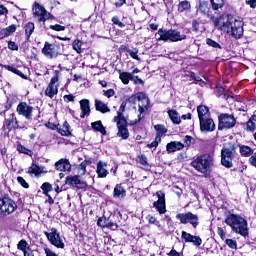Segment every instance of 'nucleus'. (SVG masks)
Returning a JSON list of instances; mask_svg holds the SVG:
<instances>
[{
    "instance_id": "1",
    "label": "nucleus",
    "mask_w": 256,
    "mask_h": 256,
    "mask_svg": "<svg viewBox=\"0 0 256 256\" xmlns=\"http://www.w3.org/2000/svg\"><path fill=\"white\" fill-rule=\"evenodd\" d=\"M226 225L231 227V230L242 237L249 235V227L247 220L238 214H230L225 219Z\"/></svg>"
},
{
    "instance_id": "2",
    "label": "nucleus",
    "mask_w": 256,
    "mask_h": 256,
    "mask_svg": "<svg viewBox=\"0 0 256 256\" xmlns=\"http://www.w3.org/2000/svg\"><path fill=\"white\" fill-rule=\"evenodd\" d=\"M156 41H169L170 43H177L179 41H185L187 35L183 30L179 29H159L155 34Z\"/></svg>"
},
{
    "instance_id": "3",
    "label": "nucleus",
    "mask_w": 256,
    "mask_h": 256,
    "mask_svg": "<svg viewBox=\"0 0 256 256\" xmlns=\"http://www.w3.org/2000/svg\"><path fill=\"white\" fill-rule=\"evenodd\" d=\"M191 167H193L198 173L202 175H211V168L213 167V155L204 154L197 156L191 163Z\"/></svg>"
},
{
    "instance_id": "4",
    "label": "nucleus",
    "mask_w": 256,
    "mask_h": 256,
    "mask_svg": "<svg viewBox=\"0 0 256 256\" xmlns=\"http://www.w3.org/2000/svg\"><path fill=\"white\" fill-rule=\"evenodd\" d=\"M233 21H235L233 15L224 14L215 19L214 25L219 31H222V33H227L231 31Z\"/></svg>"
},
{
    "instance_id": "5",
    "label": "nucleus",
    "mask_w": 256,
    "mask_h": 256,
    "mask_svg": "<svg viewBox=\"0 0 256 256\" xmlns=\"http://www.w3.org/2000/svg\"><path fill=\"white\" fill-rule=\"evenodd\" d=\"M114 123H117L118 133L117 137L121 139H129V129H127V120L123 117L121 112H117V116L114 117Z\"/></svg>"
},
{
    "instance_id": "6",
    "label": "nucleus",
    "mask_w": 256,
    "mask_h": 256,
    "mask_svg": "<svg viewBox=\"0 0 256 256\" xmlns=\"http://www.w3.org/2000/svg\"><path fill=\"white\" fill-rule=\"evenodd\" d=\"M176 219L180 221L182 225H187L189 223L194 229H197L199 226V216L192 212L178 213Z\"/></svg>"
},
{
    "instance_id": "7",
    "label": "nucleus",
    "mask_w": 256,
    "mask_h": 256,
    "mask_svg": "<svg viewBox=\"0 0 256 256\" xmlns=\"http://www.w3.org/2000/svg\"><path fill=\"white\" fill-rule=\"evenodd\" d=\"M44 235L51 245H54L57 249H65V242H63V238L55 228H52L51 232H44Z\"/></svg>"
},
{
    "instance_id": "8",
    "label": "nucleus",
    "mask_w": 256,
    "mask_h": 256,
    "mask_svg": "<svg viewBox=\"0 0 256 256\" xmlns=\"http://www.w3.org/2000/svg\"><path fill=\"white\" fill-rule=\"evenodd\" d=\"M218 120L219 131H223V129H233V126L237 124V120L232 114H220Z\"/></svg>"
},
{
    "instance_id": "9",
    "label": "nucleus",
    "mask_w": 256,
    "mask_h": 256,
    "mask_svg": "<svg viewBox=\"0 0 256 256\" xmlns=\"http://www.w3.org/2000/svg\"><path fill=\"white\" fill-rule=\"evenodd\" d=\"M57 93H59V74L56 73L51 78L50 83L45 89L44 95L49 97V99H53Z\"/></svg>"
},
{
    "instance_id": "10",
    "label": "nucleus",
    "mask_w": 256,
    "mask_h": 256,
    "mask_svg": "<svg viewBox=\"0 0 256 256\" xmlns=\"http://www.w3.org/2000/svg\"><path fill=\"white\" fill-rule=\"evenodd\" d=\"M233 147L224 146L221 150V164L227 169L233 167Z\"/></svg>"
},
{
    "instance_id": "11",
    "label": "nucleus",
    "mask_w": 256,
    "mask_h": 256,
    "mask_svg": "<svg viewBox=\"0 0 256 256\" xmlns=\"http://www.w3.org/2000/svg\"><path fill=\"white\" fill-rule=\"evenodd\" d=\"M243 20L241 18H235L230 25V32H226L228 35L235 37V39H241L243 37Z\"/></svg>"
},
{
    "instance_id": "12",
    "label": "nucleus",
    "mask_w": 256,
    "mask_h": 256,
    "mask_svg": "<svg viewBox=\"0 0 256 256\" xmlns=\"http://www.w3.org/2000/svg\"><path fill=\"white\" fill-rule=\"evenodd\" d=\"M34 17H37L39 23H45L47 20L51 19V13L45 10V7L39 3H34L33 6Z\"/></svg>"
},
{
    "instance_id": "13",
    "label": "nucleus",
    "mask_w": 256,
    "mask_h": 256,
    "mask_svg": "<svg viewBox=\"0 0 256 256\" xmlns=\"http://www.w3.org/2000/svg\"><path fill=\"white\" fill-rule=\"evenodd\" d=\"M17 209V204L9 197L0 198V211L5 215H11Z\"/></svg>"
},
{
    "instance_id": "14",
    "label": "nucleus",
    "mask_w": 256,
    "mask_h": 256,
    "mask_svg": "<svg viewBox=\"0 0 256 256\" xmlns=\"http://www.w3.org/2000/svg\"><path fill=\"white\" fill-rule=\"evenodd\" d=\"M136 98L138 99V111L140 113L139 120H141V118L143 117L141 115L149 110V97H147L145 93L139 92L136 94Z\"/></svg>"
},
{
    "instance_id": "15",
    "label": "nucleus",
    "mask_w": 256,
    "mask_h": 256,
    "mask_svg": "<svg viewBox=\"0 0 256 256\" xmlns=\"http://www.w3.org/2000/svg\"><path fill=\"white\" fill-rule=\"evenodd\" d=\"M42 53L47 57V59H55L59 56V46L45 42Z\"/></svg>"
},
{
    "instance_id": "16",
    "label": "nucleus",
    "mask_w": 256,
    "mask_h": 256,
    "mask_svg": "<svg viewBox=\"0 0 256 256\" xmlns=\"http://www.w3.org/2000/svg\"><path fill=\"white\" fill-rule=\"evenodd\" d=\"M156 196L158 197V200L153 203V207L156 208L160 215H163L167 213V209L165 207V192L161 190L157 191Z\"/></svg>"
},
{
    "instance_id": "17",
    "label": "nucleus",
    "mask_w": 256,
    "mask_h": 256,
    "mask_svg": "<svg viewBox=\"0 0 256 256\" xmlns=\"http://www.w3.org/2000/svg\"><path fill=\"white\" fill-rule=\"evenodd\" d=\"M181 239L185 243H192L195 247H201L203 240L199 236L192 235L189 232L182 231Z\"/></svg>"
},
{
    "instance_id": "18",
    "label": "nucleus",
    "mask_w": 256,
    "mask_h": 256,
    "mask_svg": "<svg viewBox=\"0 0 256 256\" xmlns=\"http://www.w3.org/2000/svg\"><path fill=\"white\" fill-rule=\"evenodd\" d=\"M65 183L71 187H77V189H87V182L79 179V175L67 176Z\"/></svg>"
},
{
    "instance_id": "19",
    "label": "nucleus",
    "mask_w": 256,
    "mask_h": 256,
    "mask_svg": "<svg viewBox=\"0 0 256 256\" xmlns=\"http://www.w3.org/2000/svg\"><path fill=\"white\" fill-rule=\"evenodd\" d=\"M18 115H23L25 119H32L33 117V107L29 106L26 102H22L17 106Z\"/></svg>"
},
{
    "instance_id": "20",
    "label": "nucleus",
    "mask_w": 256,
    "mask_h": 256,
    "mask_svg": "<svg viewBox=\"0 0 256 256\" xmlns=\"http://www.w3.org/2000/svg\"><path fill=\"white\" fill-rule=\"evenodd\" d=\"M4 129H7L8 131H12V129H19V121L17 120L15 113H11L7 116L4 122Z\"/></svg>"
},
{
    "instance_id": "21",
    "label": "nucleus",
    "mask_w": 256,
    "mask_h": 256,
    "mask_svg": "<svg viewBox=\"0 0 256 256\" xmlns=\"http://www.w3.org/2000/svg\"><path fill=\"white\" fill-rule=\"evenodd\" d=\"M200 121V130L203 133H211L215 129V121L210 118H204Z\"/></svg>"
},
{
    "instance_id": "22",
    "label": "nucleus",
    "mask_w": 256,
    "mask_h": 256,
    "mask_svg": "<svg viewBox=\"0 0 256 256\" xmlns=\"http://www.w3.org/2000/svg\"><path fill=\"white\" fill-rule=\"evenodd\" d=\"M96 174L99 179H105L109 175V170H107V163L103 161H98L96 165Z\"/></svg>"
},
{
    "instance_id": "23",
    "label": "nucleus",
    "mask_w": 256,
    "mask_h": 256,
    "mask_svg": "<svg viewBox=\"0 0 256 256\" xmlns=\"http://www.w3.org/2000/svg\"><path fill=\"white\" fill-rule=\"evenodd\" d=\"M80 109L82 111L81 119H85V117H89L91 114V106H89V100L88 99H82L80 101Z\"/></svg>"
},
{
    "instance_id": "24",
    "label": "nucleus",
    "mask_w": 256,
    "mask_h": 256,
    "mask_svg": "<svg viewBox=\"0 0 256 256\" xmlns=\"http://www.w3.org/2000/svg\"><path fill=\"white\" fill-rule=\"evenodd\" d=\"M184 148L185 144L178 141H172L166 145V151H168V153H175V151H181Z\"/></svg>"
},
{
    "instance_id": "25",
    "label": "nucleus",
    "mask_w": 256,
    "mask_h": 256,
    "mask_svg": "<svg viewBox=\"0 0 256 256\" xmlns=\"http://www.w3.org/2000/svg\"><path fill=\"white\" fill-rule=\"evenodd\" d=\"M57 171H71V163L68 159H60L55 163Z\"/></svg>"
},
{
    "instance_id": "26",
    "label": "nucleus",
    "mask_w": 256,
    "mask_h": 256,
    "mask_svg": "<svg viewBox=\"0 0 256 256\" xmlns=\"http://www.w3.org/2000/svg\"><path fill=\"white\" fill-rule=\"evenodd\" d=\"M127 195V192L125 191V188L121 184H117L114 187L113 191V197L114 199H123Z\"/></svg>"
},
{
    "instance_id": "27",
    "label": "nucleus",
    "mask_w": 256,
    "mask_h": 256,
    "mask_svg": "<svg viewBox=\"0 0 256 256\" xmlns=\"http://www.w3.org/2000/svg\"><path fill=\"white\" fill-rule=\"evenodd\" d=\"M197 113L199 121L203 119H209L211 117V114L209 113V108H207V106H198Z\"/></svg>"
},
{
    "instance_id": "28",
    "label": "nucleus",
    "mask_w": 256,
    "mask_h": 256,
    "mask_svg": "<svg viewBox=\"0 0 256 256\" xmlns=\"http://www.w3.org/2000/svg\"><path fill=\"white\" fill-rule=\"evenodd\" d=\"M17 31V26L15 24H12L8 26L7 28L0 30V39H5V37H9L12 33H15Z\"/></svg>"
},
{
    "instance_id": "29",
    "label": "nucleus",
    "mask_w": 256,
    "mask_h": 256,
    "mask_svg": "<svg viewBox=\"0 0 256 256\" xmlns=\"http://www.w3.org/2000/svg\"><path fill=\"white\" fill-rule=\"evenodd\" d=\"M91 127L94 131H97L98 133H101L102 135H107V130H105V126H103V123L101 122V120L92 122Z\"/></svg>"
},
{
    "instance_id": "30",
    "label": "nucleus",
    "mask_w": 256,
    "mask_h": 256,
    "mask_svg": "<svg viewBox=\"0 0 256 256\" xmlns=\"http://www.w3.org/2000/svg\"><path fill=\"white\" fill-rule=\"evenodd\" d=\"M168 116L170 117L174 125L181 124V116L179 115V112H177V110H168Z\"/></svg>"
},
{
    "instance_id": "31",
    "label": "nucleus",
    "mask_w": 256,
    "mask_h": 256,
    "mask_svg": "<svg viewBox=\"0 0 256 256\" xmlns=\"http://www.w3.org/2000/svg\"><path fill=\"white\" fill-rule=\"evenodd\" d=\"M58 133L64 137H69V135H71V126L67 121H65L63 125L58 128Z\"/></svg>"
},
{
    "instance_id": "32",
    "label": "nucleus",
    "mask_w": 256,
    "mask_h": 256,
    "mask_svg": "<svg viewBox=\"0 0 256 256\" xmlns=\"http://www.w3.org/2000/svg\"><path fill=\"white\" fill-rule=\"evenodd\" d=\"M95 107L96 111H100V113H109V111H111V109H109V106H107V104H105L101 100H95Z\"/></svg>"
},
{
    "instance_id": "33",
    "label": "nucleus",
    "mask_w": 256,
    "mask_h": 256,
    "mask_svg": "<svg viewBox=\"0 0 256 256\" xmlns=\"http://www.w3.org/2000/svg\"><path fill=\"white\" fill-rule=\"evenodd\" d=\"M25 39L26 41H29L31 35H33V32L35 31V24L33 22H28L25 26Z\"/></svg>"
},
{
    "instance_id": "34",
    "label": "nucleus",
    "mask_w": 256,
    "mask_h": 256,
    "mask_svg": "<svg viewBox=\"0 0 256 256\" xmlns=\"http://www.w3.org/2000/svg\"><path fill=\"white\" fill-rule=\"evenodd\" d=\"M28 173L29 175H35L37 177V175H41V173H43V170L41 169V167H39V165L33 163L28 168Z\"/></svg>"
},
{
    "instance_id": "35",
    "label": "nucleus",
    "mask_w": 256,
    "mask_h": 256,
    "mask_svg": "<svg viewBox=\"0 0 256 256\" xmlns=\"http://www.w3.org/2000/svg\"><path fill=\"white\" fill-rule=\"evenodd\" d=\"M191 9V2L184 0L179 2L178 11L179 13H184V11H189Z\"/></svg>"
},
{
    "instance_id": "36",
    "label": "nucleus",
    "mask_w": 256,
    "mask_h": 256,
    "mask_svg": "<svg viewBox=\"0 0 256 256\" xmlns=\"http://www.w3.org/2000/svg\"><path fill=\"white\" fill-rule=\"evenodd\" d=\"M210 3L214 11H219V9H223V6L225 5V0H210Z\"/></svg>"
},
{
    "instance_id": "37",
    "label": "nucleus",
    "mask_w": 256,
    "mask_h": 256,
    "mask_svg": "<svg viewBox=\"0 0 256 256\" xmlns=\"http://www.w3.org/2000/svg\"><path fill=\"white\" fill-rule=\"evenodd\" d=\"M72 47L76 53L81 54L83 53L82 47H83V41L76 39L72 43Z\"/></svg>"
},
{
    "instance_id": "38",
    "label": "nucleus",
    "mask_w": 256,
    "mask_h": 256,
    "mask_svg": "<svg viewBox=\"0 0 256 256\" xmlns=\"http://www.w3.org/2000/svg\"><path fill=\"white\" fill-rule=\"evenodd\" d=\"M87 165H89V162L83 161L79 166H78V177H83L87 173Z\"/></svg>"
},
{
    "instance_id": "39",
    "label": "nucleus",
    "mask_w": 256,
    "mask_h": 256,
    "mask_svg": "<svg viewBox=\"0 0 256 256\" xmlns=\"http://www.w3.org/2000/svg\"><path fill=\"white\" fill-rule=\"evenodd\" d=\"M131 77H133L131 73H128V72L120 73V79L122 83H124V85H129V79H131Z\"/></svg>"
},
{
    "instance_id": "40",
    "label": "nucleus",
    "mask_w": 256,
    "mask_h": 256,
    "mask_svg": "<svg viewBox=\"0 0 256 256\" xmlns=\"http://www.w3.org/2000/svg\"><path fill=\"white\" fill-rule=\"evenodd\" d=\"M206 45H208L209 47H213V49H222L221 44L211 38L206 39Z\"/></svg>"
},
{
    "instance_id": "41",
    "label": "nucleus",
    "mask_w": 256,
    "mask_h": 256,
    "mask_svg": "<svg viewBox=\"0 0 256 256\" xmlns=\"http://www.w3.org/2000/svg\"><path fill=\"white\" fill-rule=\"evenodd\" d=\"M240 153L243 157H248V155H251L253 153V149H251V147L249 146H241Z\"/></svg>"
},
{
    "instance_id": "42",
    "label": "nucleus",
    "mask_w": 256,
    "mask_h": 256,
    "mask_svg": "<svg viewBox=\"0 0 256 256\" xmlns=\"http://www.w3.org/2000/svg\"><path fill=\"white\" fill-rule=\"evenodd\" d=\"M17 249H19V251L25 252L27 249H29V243H27L25 240H20L17 244Z\"/></svg>"
},
{
    "instance_id": "43",
    "label": "nucleus",
    "mask_w": 256,
    "mask_h": 256,
    "mask_svg": "<svg viewBox=\"0 0 256 256\" xmlns=\"http://www.w3.org/2000/svg\"><path fill=\"white\" fill-rule=\"evenodd\" d=\"M154 129H156V131H157L156 135H159L160 139H161V137H163V135H165V133H167V129H165V127H163V125H159V124L155 125Z\"/></svg>"
},
{
    "instance_id": "44",
    "label": "nucleus",
    "mask_w": 256,
    "mask_h": 256,
    "mask_svg": "<svg viewBox=\"0 0 256 256\" xmlns=\"http://www.w3.org/2000/svg\"><path fill=\"white\" fill-rule=\"evenodd\" d=\"M17 151L19 153H24V155H29L30 157H31V155H33V151L29 150L28 148H25V146H23V145H18Z\"/></svg>"
},
{
    "instance_id": "45",
    "label": "nucleus",
    "mask_w": 256,
    "mask_h": 256,
    "mask_svg": "<svg viewBox=\"0 0 256 256\" xmlns=\"http://www.w3.org/2000/svg\"><path fill=\"white\" fill-rule=\"evenodd\" d=\"M159 143H161V137L159 135H156L155 140L152 143L148 144V148L157 149Z\"/></svg>"
},
{
    "instance_id": "46",
    "label": "nucleus",
    "mask_w": 256,
    "mask_h": 256,
    "mask_svg": "<svg viewBox=\"0 0 256 256\" xmlns=\"http://www.w3.org/2000/svg\"><path fill=\"white\" fill-rule=\"evenodd\" d=\"M127 53L130 55V57H132V59H136V61H139V56L137 55V53H139V50H137L136 48L134 49H128Z\"/></svg>"
},
{
    "instance_id": "47",
    "label": "nucleus",
    "mask_w": 256,
    "mask_h": 256,
    "mask_svg": "<svg viewBox=\"0 0 256 256\" xmlns=\"http://www.w3.org/2000/svg\"><path fill=\"white\" fill-rule=\"evenodd\" d=\"M109 220H107V218L105 217H100L97 221V225L98 227H102L103 229H105V227H107V223Z\"/></svg>"
},
{
    "instance_id": "48",
    "label": "nucleus",
    "mask_w": 256,
    "mask_h": 256,
    "mask_svg": "<svg viewBox=\"0 0 256 256\" xmlns=\"http://www.w3.org/2000/svg\"><path fill=\"white\" fill-rule=\"evenodd\" d=\"M42 191L45 193H49V191H53V186L49 182H45L41 186Z\"/></svg>"
},
{
    "instance_id": "49",
    "label": "nucleus",
    "mask_w": 256,
    "mask_h": 256,
    "mask_svg": "<svg viewBox=\"0 0 256 256\" xmlns=\"http://www.w3.org/2000/svg\"><path fill=\"white\" fill-rule=\"evenodd\" d=\"M199 11H201V13H204V15H207V13H209V7L207 6L206 2L200 3Z\"/></svg>"
},
{
    "instance_id": "50",
    "label": "nucleus",
    "mask_w": 256,
    "mask_h": 256,
    "mask_svg": "<svg viewBox=\"0 0 256 256\" xmlns=\"http://www.w3.org/2000/svg\"><path fill=\"white\" fill-rule=\"evenodd\" d=\"M225 243L228 245V247H230V249H237V241L233 239H226Z\"/></svg>"
},
{
    "instance_id": "51",
    "label": "nucleus",
    "mask_w": 256,
    "mask_h": 256,
    "mask_svg": "<svg viewBox=\"0 0 256 256\" xmlns=\"http://www.w3.org/2000/svg\"><path fill=\"white\" fill-rule=\"evenodd\" d=\"M255 129H256L255 122L248 120V122L246 123V131H255Z\"/></svg>"
},
{
    "instance_id": "52",
    "label": "nucleus",
    "mask_w": 256,
    "mask_h": 256,
    "mask_svg": "<svg viewBox=\"0 0 256 256\" xmlns=\"http://www.w3.org/2000/svg\"><path fill=\"white\" fill-rule=\"evenodd\" d=\"M17 181L22 187H24V189H29V183H27V181H25L23 177L19 176L17 178Z\"/></svg>"
},
{
    "instance_id": "53",
    "label": "nucleus",
    "mask_w": 256,
    "mask_h": 256,
    "mask_svg": "<svg viewBox=\"0 0 256 256\" xmlns=\"http://www.w3.org/2000/svg\"><path fill=\"white\" fill-rule=\"evenodd\" d=\"M8 49H10V51H19V46L14 41H10L8 42Z\"/></svg>"
},
{
    "instance_id": "54",
    "label": "nucleus",
    "mask_w": 256,
    "mask_h": 256,
    "mask_svg": "<svg viewBox=\"0 0 256 256\" xmlns=\"http://www.w3.org/2000/svg\"><path fill=\"white\" fill-rule=\"evenodd\" d=\"M138 162L140 165H143V167H147V157L145 155L138 156Z\"/></svg>"
},
{
    "instance_id": "55",
    "label": "nucleus",
    "mask_w": 256,
    "mask_h": 256,
    "mask_svg": "<svg viewBox=\"0 0 256 256\" xmlns=\"http://www.w3.org/2000/svg\"><path fill=\"white\" fill-rule=\"evenodd\" d=\"M217 233H218L219 237H220L223 241H225V239H226V237H227V234L225 233V230H223V228H221V227H218Z\"/></svg>"
},
{
    "instance_id": "56",
    "label": "nucleus",
    "mask_w": 256,
    "mask_h": 256,
    "mask_svg": "<svg viewBox=\"0 0 256 256\" xmlns=\"http://www.w3.org/2000/svg\"><path fill=\"white\" fill-rule=\"evenodd\" d=\"M106 227L108 229H111L112 231H117L119 226L116 223L111 222V221L108 220Z\"/></svg>"
},
{
    "instance_id": "57",
    "label": "nucleus",
    "mask_w": 256,
    "mask_h": 256,
    "mask_svg": "<svg viewBox=\"0 0 256 256\" xmlns=\"http://www.w3.org/2000/svg\"><path fill=\"white\" fill-rule=\"evenodd\" d=\"M112 23H114V25H118V27L121 28L125 27V24H123V22H120L119 17L117 16L112 17Z\"/></svg>"
},
{
    "instance_id": "58",
    "label": "nucleus",
    "mask_w": 256,
    "mask_h": 256,
    "mask_svg": "<svg viewBox=\"0 0 256 256\" xmlns=\"http://www.w3.org/2000/svg\"><path fill=\"white\" fill-rule=\"evenodd\" d=\"M50 29L53 31H65V26L56 24V25H50Z\"/></svg>"
},
{
    "instance_id": "59",
    "label": "nucleus",
    "mask_w": 256,
    "mask_h": 256,
    "mask_svg": "<svg viewBox=\"0 0 256 256\" xmlns=\"http://www.w3.org/2000/svg\"><path fill=\"white\" fill-rule=\"evenodd\" d=\"M63 99L65 103H73L75 101V96H73L72 94H69V95H65Z\"/></svg>"
},
{
    "instance_id": "60",
    "label": "nucleus",
    "mask_w": 256,
    "mask_h": 256,
    "mask_svg": "<svg viewBox=\"0 0 256 256\" xmlns=\"http://www.w3.org/2000/svg\"><path fill=\"white\" fill-rule=\"evenodd\" d=\"M193 137L186 135L183 139L184 141V147H189V145H191V141H192Z\"/></svg>"
},
{
    "instance_id": "61",
    "label": "nucleus",
    "mask_w": 256,
    "mask_h": 256,
    "mask_svg": "<svg viewBox=\"0 0 256 256\" xmlns=\"http://www.w3.org/2000/svg\"><path fill=\"white\" fill-rule=\"evenodd\" d=\"M113 95H115V90H113V89H109V90L104 91V96L108 97V99L110 97H113Z\"/></svg>"
},
{
    "instance_id": "62",
    "label": "nucleus",
    "mask_w": 256,
    "mask_h": 256,
    "mask_svg": "<svg viewBox=\"0 0 256 256\" xmlns=\"http://www.w3.org/2000/svg\"><path fill=\"white\" fill-rule=\"evenodd\" d=\"M249 162L251 163V165H253V167H256V153H252L249 158Z\"/></svg>"
},
{
    "instance_id": "63",
    "label": "nucleus",
    "mask_w": 256,
    "mask_h": 256,
    "mask_svg": "<svg viewBox=\"0 0 256 256\" xmlns=\"http://www.w3.org/2000/svg\"><path fill=\"white\" fill-rule=\"evenodd\" d=\"M246 5H249V7H251V9H255L256 0H246Z\"/></svg>"
},
{
    "instance_id": "64",
    "label": "nucleus",
    "mask_w": 256,
    "mask_h": 256,
    "mask_svg": "<svg viewBox=\"0 0 256 256\" xmlns=\"http://www.w3.org/2000/svg\"><path fill=\"white\" fill-rule=\"evenodd\" d=\"M168 256H181V254H179V252H177V250L172 249L169 253Z\"/></svg>"
}]
</instances>
